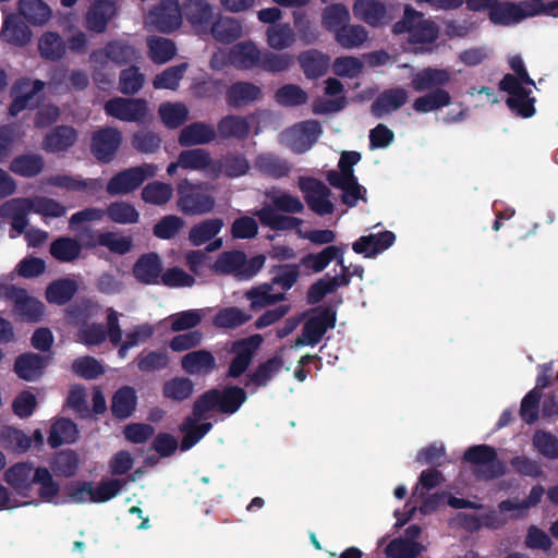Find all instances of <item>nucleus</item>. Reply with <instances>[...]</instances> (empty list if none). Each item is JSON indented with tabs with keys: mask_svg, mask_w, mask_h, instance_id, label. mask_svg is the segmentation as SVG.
Here are the masks:
<instances>
[{
	"mask_svg": "<svg viewBox=\"0 0 558 558\" xmlns=\"http://www.w3.org/2000/svg\"><path fill=\"white\" fill-rule=\"evenodd\" d=\"M184 14L187 22L198 34L206 33L213 19V7L205 0H186Z\"/></svg>",
	"mask_w": 558,
	"mask_h": 558,
	"instance_id": "obj_29",
	"label": "nucleus"
},
{
	"mask_svg": "<svg viewBox=\"0 0 558 558\" xmlns=\"http://www.w3.org/2000/svg\"><path fill=\"white\" fill-rule=\"evenodd\" d=\"M350 19L349 10L341 3L328 5L322 12V25L333 34H337L338 29L348 24Z\"/></svg>",
	"mask_w": 558,
	"mask_h": 558,
	"instance_id": "obj_50",
	"label": "nucleus"
},
{
	"mask_svg": "<svg viewBox=\"0 0 558 558\" xmlns=\"http://www.w3.org/2000/svg\"><path fill=\"white\" fill-rule=\"evenodd\" d=\"M201 418L194 415L187 416L181 424L180 430L183 433V437L180 448L182 451L190 450L213 428V424L209 422L198 424Z\"/></svg>",
	"mask_w": 558,
	"mask_h": 558,
	"instance_id": "obj_32",
	"label": "nucleus"
},
{
	"mask_svg": "<svg viewBox=\"0 0 558 558\" xmlns=\"http://www.w3.org/2000/svg\"><path fill=\"white\" fill-rule=\"evenodd\" d=\"M44 88L39 80L22 78L15 83L13 88L14 99L10 107V114L16 116L23 109L37 101V94Z\"/></svg>",
	"mask_w": 558,
	"mask_h": 558,
	"instance_id": "obj_21",
	"label": "nucleus"
},
{
	"mask_svg": "<svg viewBox=\"0 0 558 558\" xmlns=\"http://www.w3.org/2000/svg\"><path fill=\"white\" fill-rule=\"evenodd\" d=\"M393 32L397 34L407 32L412 43L430 44L437 39L439 27L423 13L405 7L403 19L395 24Z\"/></svg>",
	"mask_w": 558,
	"mask_h": 558,
	"instance_id": "obj_5",
	"label": "nucleus"
},
{
	"mask_svg": "<svg viewBox=\"0 0 558 558\" xmlns=\"http://www.w3.org/2000/svg\"><path fill=\"white\" fill-rule=\"evenodd\" d=\"M221 218H209L194 225L189 232V241L194 246H201L213 240L222 229Z\"/></svg>",
	"mask_w": 558,
	"mask_h": 558,
	"instance_id": "obj_39",
	"label": "nucleus"
},
{
	"mask_svg": "<svg viewBox=\"0 0 558 558\" xmlns=\"http://www.w3.org/2000/svg\"><path fill=\"white\" fill-rule=\"evenodd\" d=\"M194 391V384L187 377H174L163 383L162 395L166 399L182 402Z\"/></svg>",
	"mask_w": 558,
	"mask_h": 558,
	"instance_id": "obj_52",
	"label": "nucleus"
},
{
	"mask_svg": "<svg viewBox=\"0 0 558 558\" xmlns=\"http://www.w3.org/2000/svg\"><path fill=\"white\" fill-rule=\"evenodd\" d=\"M423 548L417 542L397 537L388 543L385 548V555L387 558H416L421 555Z\"/></svg>",
	"mask_w": 558,
	"mask_h": 558,
	"instance_id": "obj_60",
	"label": "nucleus"
},
{
	"mask_svg": "<svg viewBox=\"0 0 558 558\" xmlns=\"http://www.w3.org/2000/svg\"><path fill=\"white\" fill-rule=\"evenodd\" d=\"M299 189L313 213L322 217L333 213L335 205L329 199L331 191L323 181L313 177H302L299 180Z\"/></svg>",
	"mask_w": 558,
	"mask_h": 558,
	"instance_id": "obj_10",
	"label": "nucleus"
},
{
	"mask_svg": "<svg viewBox=\"0 0 558 558\" xmlns=\"http://www.w3.org/2000/svg\"><path fill=\"white\" fill-rule=\"evenodd\" d=\"M38 49L43 58L58 60L64 56L66 48L60 35L47 32L39 38Z\"/></svg>",
	"mask_w": 558,
	"mask_h": 558,
	"instance_id": "obj_61",
	"label": "nucleus"
},
{
	"mask_svg": "<svg viewBox=\"0 0 558 558\" xmlns=\"http://www.w3.org/2000/svg\"><path fill=\"white\" fill-rule=\"evenodd\" d=\"M450 102V94L446 89L436 88L423 96L417 97L413 101L412 108L417 113H428L442 107L449 106Z\"/></svg>",
	"mask_w": 558,
	"mask_h": 558,
	"instance_id": "obj_41",
	"label": "nucleus"
},
{
	"mask_svg": "<svg viewBox=\"0 0 558 558\" xmlns=\"http://www.w3.org/2000/svg\"><path fill=\"white\" fill-rule=\"evenodd\" d=\"M19 11L34 25H43L51 17V10L43 0H20Z\"/></svg>",
	"mask_w": 558,
	"mask_h": 558,
	"instance_id": "obj_48",
	"label": "nucleus"
},
{
	"mask_svg": "<svg viewBox=\"0 0 558 558\" xmlns=\"http://www.w3.org/2000/svg\"><path fill=\"white\" fill-rule=\"evenodd\" d=\"M47 183L51 186L63 189L70 192H84L89 196L98 194L104 185L100 178L83 179L80 175L54 174L51 175Z\"/></svg>",
	"mask_w": 558,
	"mask_h": 558,
	"instance_id": "obj_17",
	"label": "nucleus"
},
{
	"mask_svg": "<svg viewBox=\"0 0 558 558\" xmlns=\"http://www.w3.org/2000/svg\"><path fill=\"white\" fill-rule=\"evenodd\" d=\"M295 33L289 24H277L267 28V45L277 51L290 48L295 43Z\"/></svg>",
	"mask_w": 558,
	"mask_h": 558,
	"instance_id": "obj_47",
	"label": "nucleus"
},
{
	"mask_svg": "<svg viewBox=\"0 0 558 558\" xmlns=\"http://www.w3.org/2000/svg\"><path fill=\"white\" fill-rule=\"evenodd\" d=\"M243 262L244 252H223L217 257L213 268L217 274L234 275L239 279V274Z\"/></svg>",
	"mask_w": 558,
	"mask_h": 558,
	"instance_id": "obj_63",
	"label": "nucleus"
},
{
	"mask_svg": "<svg viewBox=\"0 0 558 558\" xmlns=\"http://www.w3.org/2000/svg\"><path fill=\"white\" fill-rule=\"evenodd\" d=\"M354 16L371 26L389 23L396 15L397 9L377 0H356L353 4Z\"/></svg>",
	"mask_w": 558,
	"mask_h": 558,
	"instance_id": "obj_12",
	"label": "nucleus"
},
{
	"mask_svg": "<svg viewBox=\"0 0 558 558\" xmlns=\"http://www.w3.org/2000/svg\"><path fill=\"white\" fill-rule=\"evenodd\" d=\"M263 341L258 333L234 341L230 350L234 356L230 361L226 377L236 379L244 375Z\"/></svg>",
	"mask_w": 558,
	"mask_h": 558,
	"instance_id": "obj_9",
	"label": "nucleus"
},
{
	"mask_svg": "<svg viewBox=\"0 0 558 558\" xmlns=\"http://www.w3.org/2000/svg\"><path fill=\"white\" fill-rule=\"evenodd\" d=\"M282 367L283 357L281 355H275L259 363L255 369L246 374L244 387H253L251 390L253 393L259 388L267 387L274 377L280 373Z\"/></svg>",
	"mask_w": 558,
	"mask_h": 558,
	"instance_id": "obj_18",
	"label": "nucleus"
},
{
	"mask_svg": "<svg viewBox=\"0 0 558 558\" xmlns=\"http://www.w3.org/2000/svg\"><path fill=\"white\" fill-rule=\"evenodd\" d=\"M463 460L480 466L478 476L495 480L506 473L505 463L498 458L497 451L489 445H474L463 453Z\"/></svg>",
	"mask_w": 558,
	"mask_h": 558,
	"instance_id": "obj_7",
	"label": "nucleus"
},
{
	"mask_svg": "<svg viewBox=\"0 0 558 558\" xmlns=\"http://www.w3.org/2000/svg\"><path fill=\"white\" fill-rule=\"evenodd\" d=\"M50 466L57 476L72 477L78 471L80 457L72 449L60 450L52 458Z\"/></svg>",
	"mask_w": 558,
	"mask_h": 558,
	"instance_id": "obj_43",
	"label": "nucleus"
},
{
	"mask_svg": "<svg viewBox=\"0 0 558 558\" xmlns=\"http://www.w3.org/2000/svg\"><path fill=\"white\" fill-rule=\"evenodd\" d=\"M177 208L186 216L206 215L216 206L215 197L208 193L206 183H192L183 179L177 185Z\"/></svg>",
	"mask_w": 558,
	"mask_h": 558,
	"instance_id": "obj_4",
	"label": "nucleus"
},
{
	"mask_svg": "<svg viewBox=\"0 0 558 558\" xmlns=\"http://www.w3.org/2000/svg\"><path fill=\"white\" fill-rule=\"evenodd\" d=\"M44 169V159L39 155L23 154L12 159L10 170L24 178H33Z\"/></svg>",
	"mask_w": 558,
	"mask_h": 558,
	"instance_id": "obj_44",
	"label": "nucleus"
},
{
	"mask_svg": "<svg viewBox=\"0 0 558 558\" xmlns=\"http://www.w3.org/2000/svg\"><path fill=\"white\" fill-rule=\"evenodd\" d=\"M558 14V3L551 0H525L519 3L502 2L489 11V20L496 25H511L539 15Z\"/></svg>",
	"mask_w": 558,
	"mask_h": 558,
	"instance_id": "obj_3",
	"label": "nucleus"
},
{
	"mask_svg": "<svg viewBox=\"0 0 558 558\" xmlns=\"http://www.w3.org/2000/svg\"><path fill=\"white\" fill-rule=\"evenodd\" d=\"M256 117H241L229 114L218 123L219 134L223 137L245 138L250 135H258Z\"/></svg>",
	"mask_w": 558,
	"mask_h": 558,
	"instance_id": "obj_19",
	"label": "nucleus"
},
{
	"mask_svg": "<svg viewBox=\"0 0 558 558\" xmlns=\"http://www.w3.org/2000/svg\"><path fill=\"white\" fill-rule=\"evenodd\" d=\"M226 97L229 105L242 107L258 100L262 97V90L252 83L238 82L227 89Z\"/></svg>",
	"mask_w": 558,
	"mask_h": 558,
	"instance_id": "obj_35",
	"label": "nucleus"
},
{
	"mask_svg": "<svg viewBox=\"0 0 558 558\" xmlns=\"http://www.w3.org/2000/svg\"><path fill=\"white\" fill-rule=\"evenodd\" d=\"M158 114L167 128L177 129L187 120L189 108L183 102L166 101L160 104Z\"/></svg>",
	"mask_w": 558,
	"mask_h": 558,
	"instance_id": "obj_45",
	"label": "nucleus"
},
{
	"mask_svg": "<svg viewBox=\"0 0 558 558\" xmlns=\"http://www.w3.org/2000/svg\"><path fill=\"white\" fill-rule=\"evenodd\" d=\"M181 367L189 375L207 376L217 368V362L210 351L201 349L183 355Z\"/></svg>",
	"mask_w": 558,
	"mask_h": 558,
	"instance_id": "obj_22",
	"label": "nucleus"
},
{
	"mask_svg": "<svg viewBox=\"0 0 558 558\" xmlns=\"http://www.w3.org/2000/svg\"><path fill=\"white\" fill-rule=\"evenodd\" d=\"M0 439L3 448L13 452H25L32 445L31 438L23 430L12 426L1 429Z\"/></svg>",
	"mask_w": 558,
	"mask_h": 558,
	"instance_id": "obj_54",
	"label": "nucleus"
},
{
	"mask_svg": "<svg viewBox=\"0 0 558 558\" xmlns=\"http://www.w3.org/2000/svg\"><path fill=\"white\" fill-rule=\"evenodd\" d=\"M183 22L181 7L178 0H163L148 13L145 23L161 33L178 29Z\"/></svg>",
	"mask_w": 558,
	"mask_h": 558,
	"instance_id": "obj_11",
	"label": "nucleus"
},
{
	"mask_svg": "<svg viewBox=\"0 0 558 558\" xmlns=\"http://www.w3.org/2000/svg\"><path fill=\"white\" fill-rule=\"evenodd\" d=\"M110 221L120 225L136 223L140 219V213L136 208L126 202H112L105 209Z\"/></svg>",
	"mask_w": 558,
	"mask_h": 558,
	"instance_id": "obj_56",
	"label": "nucleus"
},
{
	"mask_svg": "<svg viewBox=\"0 0 558 558\" xmlns=\"http://www.w3.org/2000/svg\"><path fill=\"white\" fill-rule=\"evenodd\" d=\"M72 372L81 378L90 380L105 374L102 364L90 355L77 357L71 365Z\"/></svg>",
	"mask_w": 558,
	"mask_h": 558,
	"instance_id": "obj_64",
	"label": "nucleus"
},
{
	"mask_svg": "<svg viewBox=\"0 0 558 558\" xmlns=\"http://www.w3.org/2000/svg\"><path fill=\"white\" fill-rule=\"evenodd\" d=\"M141 195L145 203L162 206L171 199L173 195V189L168 183L153 181L143 187Z\"/></svg>",
	"mask_w": 558,
	"mask_h": 558,
	"instance_id": "obj_55",
	"label": "nucleus"
},
{
	"mask_svg": "<svg viewBox=\"0 0 558 558\" xmlns=\"http://www.w3.org/2000/svg\"><path fill=\"white\" fill-rule=\"evenodd\" d=\"M368 38L365 27L356 24H345L335 34L336 41L345 49L362 46Z\"/></svg>",
	"mask_w": 558,
	"mask_h": 558,
	"instance_id": "obj_51",
	"label": "nucleus"
},
{
	"mask_svg": "<svg viewBox=\"0 0 558 558\" xmlns=\"http://www.w3.org/2000/svg\"><path fill=\"white\" fill-rule=\"evenodd\" d=\"M250 170V163L244 156L226 155L211 163V174L214 178L226 175L228 178H239L246 174Z\"/></svg>",
	"mask_w": 558,
	"mask_h": 558,
	"instance_id": "obj_30",
	"label": "nucleus"
},
{
	"mask_svg": "<svg viewBox=\"0 0 558 558\" xmlns=\"http://www.w3.org/2000/svg\"><path fill=\"white\" fill-rule=\"evenodd\" d=\"M50 361V355H40L34 352L22 353L14 361V372L23 380L35 381L44 375Z\"/></svg>",
	"mask_w": 558,
	"mask_h": 558,
	"instance_id": "obj_15",
	"label": "nucleus"
},
{
	"mask_svg": "<svg viewBox=\"0 0 558 558\" xmlns=\"http://www.w3.org/2000/svg\"><path fill=\"white\" fill-rule=\"evenodd\" d=\"M49 251L56 260L71 263L80 257L82 245L74 238L60 236L51 242Z\"/></svg>",
	"mask_w": 558,
	"mask_h": 558,
	"instance_id": "obj_40",
	"label": "nucleus"
},
{
	"mask_svg": "<svg viewBox=\"0 0 558 558\" xmlns=\"http://www.w3.org/2000/svg\"><path fill=\"white\" fill-rule=\"evenodd\" d=\"M271 290L272 286L270 283H263L247 290L244 295L248 301H251V310L258 311L286 300L284 293L274 294L271 293Z\"/></svg>",
	"mask_w": 558,
	"mask_h": 558,
	"instance_id": "obj_37",
	"label": "nucleus"
},
{
	"mask_svg": "<svg viewBox=\"0 0 558 558\" xmlns=\"http://www.w3.org/2000/svg\"><path fill=\"white\" fill-rule=\"evenodd\" d=\"M34 468L28 462H19L4 472V481L20 495L26 497L32 489Z\"/></svg>",
	"mask_w": 558,
	"mask_h": 558,
	"instance_id": "obj_26",
	"label": "nucleus"
},
{
	"mask_svg": "<svg viewBox=\"0 0 558 558\" xmlns=\"http://www.w3.org/2000/svg\"><path fill=\"white\" fill-rule=\"evenodd\" d=\"M409 99V93L402 87H393L384 90L373 104L376 116L389 114L401 108Z\"/></svg>",
	"mask_w": 558,
	"mask_h": 558,
	"instance_id": "obj_31",
	"label": "nucleus"
},
{
	"mask_svg": "<svg viewBox=\"0 0 558 558\" xmlns=\"http://www.w3.org/2000/svg\"><path fill=\"white\" fill-rule=\"evenodd\" d=\"M210 34L216 40L229 44L242 37L244 31L239 20L230 16H221L213 24Z\"/></svg>",
	"mask_w": 558,
	"mask_h": 558,
	"instance_id": "obj_36",
	"label": "nucleus"
},
{
	"mask_svg": "<svg viewBox=\"0 0 558 558\" xmlns=\"http://www.w3.org/2000/svg\"><path fill=\"white\" fill-rule=\"evenodd\" d=\"M252 315L236 306L225 307L214 317V325L219 328L233 329L250 322Z\"/></svg>",
	"mask_w": 558,
	"mask_h": 558,
	"instance_id": "obj_57",
	"label": "nucleus"
},
{
	"mask_svg": "<svg viewBox=\"0 0 558 558\" xmlns=\"http://www.w3.org/2000/svg\"><path fill=\"white\" fill-rule=\"evenodd\" d=\"M263 50L252 40H244L230 48V63L240 69H253L259 65Z\"/></svg>",
	"mask_w": 558,
	"mask_h": 558,
	"instance_id": "obj_28",
	"label": "nucleus"
},
{
	"mask_svg": "<svg viewBox=\"0 0 558 558\" xmlns=\"http://www.w3.org/2000/svg\"><path fill=\"white\" fill-rule=\"evenodd\" d=\"M169 362V355L165 350L143 351L136 357L137 368L143 373L165 369Z\"/></svg>",
	"mask_w": 558,
	"mask_h": 558,
	"instance_id": "obj_58",
	"label": "nucleus"
},
{
	"mask_svg": "<svg viewBox=\"0 0 558 558\" xmlns=\"http://www.w3.org/2000/svg\"><path fill=\"white\" fill-rule=\"evenodd\" d=\"M509 63L515 75L507 74L500 82V88L509 94L507 104L511 110L523 118H530L535 113V99L530 96L531 89L525 86H535L534 81L525 71L520 57L510 58Z\"/></svg>",
	"mask_w": 558,
	"mask_h": 558,
	"instance_id": "obj_1",
	"label": "nucleus"
},
{
	"mask_svg": "<svg viewBox=\"0 0 558 558\" xmlns=\"http://www.w3.org/2000/svg\"><path fill=\"white\" fill-rule=\"evenodd\" d=\"M247 400L243 387L227 385L223 388H211L197 397L192 407V415L204 417L205 413L217 412L225 415L235 414Z\"/></svg>",
	"mask_w": 558,
	"mask_h": 558,
	"instance_id": "obj_2",
	"label": "nucleus"
},
{
	"mask_svg": "<svg viewBox=\"0 0 558 558\" xmlns=\"http://www.w3.org/2000/svg\"><path fill=\"white\" fill-rule=\"evenodd\" d=\"M451 81V72L449 69L425 68L413 74L411 85L417 93L439 88L447 85Z\"/></svg>",
	"mask_w": 558,
	"mask_h": 558,
	"instance_id": "obj_24",
	"label": "nucleus"
},
{
	"mask_svg": "<svg viewBox=\"0 0 558 558\" xmlns=\"http://www.w3.org/2000/svg\"><path fill=\"white\" fill-rule=\"evenodd\" d=\"M311 312L312 315L305 320L301 335L295 339V347H315L325 333L336 326L337 312L333 307L317 306Z\"/></svg>",
	"mask_w": 558,
	"mask_h": 558,
	"instance_id": "obj_6",
	"label": "nucleus"
},
{
	"mask_svg": "<svg viewBox=\"0 0 558 558\" xmlns=\"http://www.w3.org/2000/svg\"><path fill=\"white\" fill-rule=\"evenodd\" d=\"M76 424L70 418L61 417L51 425L48 444L51 448H58L64 442H74L76 440Z\"/></svg>",
	"mask_w": 558,
	"mask_h": 558,
	"instance_id": "obj_38",
	"label": "nucleus"
},
{
	"mask_svg": "<svg viewBox=\"0 0 558 558\" xmlns=\"http://www.w3.org/2000/svg\"><path fill=\"white\" fill-rule=\"evenodd\" d=\"M77 290L78 286L75 280L60 278L48 284L45 298L50 304L64 305L73 299Z\"/></svg>",
	"mask_w": 558,
	"mask_h": 558,
	"instance_id": "obj_33",
	"label": "nucleus"
},
{
	"mask_svg": "<svg viewBox=\"0 0 558 558\" xmlns=\"http://www.w3.org/2000/svg\"><path fill=\"white\" fill-rule=\"evenodd\" d=\"M256 168L274 179H281L287 177L291 167L284 159L275 155H260L255 160Z\"/></svg>",
	"mask_w": 558,
	"mask_h": 558,
	"instance_id": "obj_53",
	"label": "nucleus"
},
{
	"mask_svg": "<svg viewBox=\"0 0 558 558\" xmlns=\"http://www.w3.org/2000/svg\"><path fill=\"white\" fill-rule=\"evenodd\" d=\"M337 252L336 245H328L318 253L304 255L300 265L315 274L320 272L335 259Z\"/></svg>",
	"mask_w": 558,
	"mask_h": 558,
	"instance_id": "obj_59",
	"label": "nucleus"
},
{
	"mask_svg": "<svg viewBox=\"0 0 558 558\" xmlns=\"http://www.w3.org/2000/svg\"><path fill=\"white\" fill-rule=\"evenodd\" d=\"M155 167L143 165L131 167L112 175L106 185L109 195H125L137 190L147 179L155 175Z\"/></svg>",
	"mask_w": 558,
	"mask_h": 558,
	"instance_id": "obj_8",
	"label": "nucleus"
},
{
	"mask_svg": "<svg viewBox=\"0 0 558 558\" xmlns=\"http://www.w3.org/2000/svg\"><path fill=\"white\" fill-rule=\"evenodd\" d=\"M105 110L109 116L132 122L142 121L149 113L147 101L141 98L116 97L106 102Z\"/></svg>",
	"mask_w": 558,
	"mask_h": 558,
	"instance_id": "obj_14",
	"label": "nucleus"
},
{
	"mask_svg": "<svg viewBox=\"0 0 558 558\" xmlns=\"http://www.w3.org/2000/svg\"><path fill=\"white\" fill-rule=\"evenodd\" d=\"M161 275L162 260L155 252L142 254L133 265V276L142 284H159Z\"/></svg>",
	"mask_w": 558,
	"mask_h": 558,
	"instance_id": "obj_16",
	"label": "nucleus"
},
{
	"mask_svg": "<svg viewBox=\"0 0 558 558\" xmlns=\"http://www.w3.org/2000/svg\"><path fill=\"white\" fill-rule=\"evenodd\" d=\"M116 13L117 8L112 0H98L90 5L86 13L85 27L92 32L102 33Z\"/></svg>",
	"mask_w": 558,
	"mask_h": 558,
	"instance_id": "obj_23",
	"label": "nucleus"
},
{
	"mask_svg": "<svg viewBox=\"0 0 558 558\" xmlns=\"http://www.w3.org/2000/svg\"><path fill=\"white\" fill-rule=\"evenodd\" d=\"M544 494L545 488L542 485L537 484L531 488L526 499L522 501L505 499L498 504V509L502 513L509 511H518L515 513H511L510 519H519L524 515L523 511L530 509L531 507L537 506L541 502Z\"/></svg>",
	"mask_w": 558,
	"mask_h": 558,
	"instance_id": "obj_34",
	"label": "nucleus"
},
{
	"mask_svg": "<svg viewBox=\"0 0 558 558\" xmlns=\"http://www.w3.org/2000/svg\"><path fill=\"white\" fill-rule=\"evenodd\" d=\"M300 264H280L274 266L271 272L274 277L271 278L270 284L278 286L283 291L290 290L300 277Z\"/></svg>",
	"mask_w": 558,
	"mask_h": 558,
	"instance_id": "obj_62",
	"label": "nucleus"
},
{
	"mask_svg": "<svg viewBox=\"0 0 558 558\" xmlns=\"http://www.w3.org/2000/svg\"><path fill=\"white\" fill-rule=\"evenodd\" d=\"M137 407L136 390L131 386H122L111 398L110 411L114 418L123 421L131 417Z\"/></svg>",
	"mask_w": 558,
	"mask_h": 558,
	"instance_id": "obj_27",
	"label": "nucleus"
},
{
	"mask_svg": "<svg viewBox=\"0 0 558 558\" xmlns=\"http://www.w3.org/2000/svg\"><path fill=\"white\" fill-rule=\"evenodd\" d=\"M396 234L392 231H383L360 236L352 244V250L356 254H363L365 257H374L393 245Z\"/></svg>",
	"mask_w": 558,
	"mask_h": 558,
	"instance_id": "obj_20",
	"label": "nucleus"
},
{
	"mask_svg": "<svg viewBox=\"0 0 558 558\" xmlns=\"http://www.w3.org/2000/svg\"><path fill=\"white\" fill-rule=\"evenodd\" d=\"M1 36L9 44L23 46L31 40L32 33L17 17L10 15L4 21Z\"/></svg>",
	"mask_w": 558,
	"mask_h": 558,
	"instance_id": "obj_49",
	"label": "nucleus"
},
{
	"mask_svg": "<svg viewBox=\"0 0 558 558\" xmlns=\"http://www.w3.org/2000/svg\"><path fill=\"white\" fill-rule=\"evenodd\" d=\"M14 312L22 320L37 323L44 315L43 302L27 294L25 289H16L12 295Z\"/></svg>",
	"mask_w": 558,
	"mask_h": 558,
	"instance_id": "obj_25",
	"label": "nucleus"
},
{
	"mask_svg": "<svg viewBox=\"0 0 558 558\" xmlns=\"http://www.w3.org/2000/svg\"><path fill=\"white\" fill-rule=\"evenodd\" d=\"M146 44L149 59L157 64L167 63L172 60L177 53L174 43L165 37L149 36L146 39Z\"/></svg>",
	"mask_w": 558,
	"mask_h": 558,
	"instance_id": "obj_42",
	"label": "nucleus"
},
{
	"mask_svg": "<svg viewBox=\"0 0 558 558\" xmlns=\"http://www.w3.org/2000/svg\"><path fill=\"white\" fill-rule=\"evenodd\" d=\"M138 58L136 49L129 44L116 40L106 47L95 50L90 54V62L96 69H104L109 62L122 64Z\"/></svg>",
	"mask_w": 558,
	"mask_h": 558,
	"instance_id": "obj_13",
	"label": "nucleus"
},
{
	"mask_svg": "<svg viewBox=\"0 0 558 558\" xmlns=\"http://www.w3.org/2000/svg\"><path fill=\"white\" fill-rule=\"evenodd\" d=\"M299 61L307 78L323 76L328 70V58L316 50L305 51L300 54Z\"/></svg>",
	"mask_w": 558,
	"mask_h": 558,
	"instance_id": "obj_46",
	"label": "nucleus"
}]
</instances>
